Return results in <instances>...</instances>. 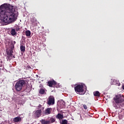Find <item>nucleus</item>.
<instances>
[{"instance_id": "4", "label": "nucleus", "mask_w": 124, "mask_h": 124, "mask_svg": "<svg viewBox=\"0 0 124 124\" xmlns=\"http://www.w3.org/2000/svg\"><path fill=\"white\" fill-rule=\"evenodd\" d=\"M75 91L77 93L82 94L84 93V87L83 85L81 84H78L74 88Z\"/></svg>"}, {"instance_id": "1", "label": "nucleus", "mask_w": 124, "mask_h": 124, "mask_svg": "<svg viewBox=\"0 0 124 124\" xmlns=\"http://www.w3.org/2000/svg\"><path fill=\"white\" fill-rule=\"evenodd\" d=\"M13 6L10 4L0 6V17L4 23H14L17 20L18 13L16 10L13 11Z\"/></svg>"}, {"instance_id": "20", "label": "nucleus", "mask_w": 124, "mask_h": 124, "mask_svg": "<svg viewBox=\"0 0 124 124\" xmlns=\"http://www.w3.org/2000/svg\"><path fill=\"white\" fill-rule=\"evenodd\" d=\"M68 124V122L67 120H66V119H62V123H61V124Z\"/></svg>"}, {"instance_id": "24", "label": "nucleus", "mask_w": 124, "mask_h": 124, "mask_svg": "<svg viewBox=\"0 0 124 124\" xmlns=\"http://www.w3.org/2000/svg\"><path fill=\"white\" fill-rule=\"evenodd\" d=\"M20 30V28H18L16 29V31H19Z\"/></svg>"}, {"instance_id": "19", "label": "nucleus", "mask_w": 124, "mask_h": 124, "mask_svg": "<svg viewBox=\"0 0 124 124\" xmlns=\"http://www.w3.org/2000/svg\"><path fill=\"white\" fill-rule=\"evenodd\" d=\"M45 90L43 88H41L40 90L39 91V93L40 94H45Z\"/></svg>"}, {"instance_id": "9", "label": "nucleus", "mask_w": 124, "mask_h": 124, "mask_svg": "<svg viewBox=\"0 0 124 124\" xmlns=\"http://www.w3.org/2000/svg\"><path fill=\"white\" fill-rule=\"evenodd\" d=\"M47 83H48V85L49 87H53V85H56V84H57V83L55 80H50V81H48Z\"/></svg>"}, {"instance_id": "23", "label": "nucleus", "mask_w": 124, "mask_h": 124, "mask_svg": "<svg viewBox=\"0 0 124 124\" xmlns=\"http://www.w3.org/2000/svg\"><path fill=\"white\" fill-rule=\"evenodd\" d=\"M40 88H42L43 85H42V84H40V85L39 86Z\"/></svg>"}, {"instance_id": "17", "label": "nucleus", "mask_w": 124, "mask_h": 124, "mask_svg": "<svg viewBox=\"0 0 124 124\" xmlns=\"http://www.w3.org/2000/svg\"><path fill=\"white\" fill-rule=\"evenodd\" d=\"M20 50L21 52H24L25 51V46L24 45L20 46Z\"/></svg>"}, {"instance_id": "15", "label": "nucleus", "mask_w": 124, "mask_h": 124, "mask_svg": "<svg viewBox=\"0 0 124 124\" xmlns=\"http://www.w3.org/2000/svg\"><path fill=\"white\" fill-rule=\"evenodd\" d=\"M25 34L27 37L31 36V32L29 30L26 31H25Z\"/></svg>"}, {"instance_id": "2", "label": "nucleus", "mask_w": 124, "mask_h": 124, "mask_svg": "<svg viewBox=\"0 0 124 124\" xmlns=\"http://www.w3.org/2000/svg\"><path fill=\"white\" fill-rule=\"evenodd\" d=\"M16 41H12L10 46V48H9L7 50V61L10 60V59H11L10 57H12V56H13V49L15 48V45H16Z\"/></svg>"}, {"instance_id": "27", "label": "nucleus", "mask_w": 124, "mask_h": 124, "mask_svg": "<svg viewBox=\"0 0 124 124\" xmlns=\"http://www.w3.org/2000/svg\"><path fill=\"white\" fill-rule=\"evenodd\" d=\"M1 68H0V71H1Z\"/></svg>"}, {"instance_id": "26", "label": "nucleus", "mask_w": 124, "mask_h": 124, "mask_svg": "<svg viewBox=\"0 0 124 124\" xmlns=\"http://www.w3.org/2000/svg\"><path fill=\"white\" fill-rule=\"evenodd\" d=\"M2 66V65H0V67Z\"/></svg>"}, {"instance_id": "16", "label": "nucleus", "mask_w": 124, "mask_h": 124, "mask_svg": "<svg viewBox=\"0 0 124 124\" xmlns=\"http://www.w3.org/2000/svg\"><path fill=\"white\" fill-rule=\"evenodd\" d=\"M100 93L98 91H96L93 93V95L95 96H100Z\"/></svg>"}, {"instance_id": "10", "label": "nucleus", "mask_w": 124, "mask_h": 124, "mask_svg": "<svg viewBox=\"0 0 124 124\" xmlns=\"http://www.w3.org/2000/svg\"><path fill=\"white\" fill-rule=\"evenodd\" d=\"M52 108H47L45 110L46 114L47 115H48V114H50L51 112H52Z\"/></svg>"}, {"instance_id": "12", "label": "nucleus", "mask_w": 124, "mask_h": 124, "mask_svg": "<svg viewBox=\"0 0 124 124\" xmlns=\"http://www.w3.org/2000/svg\"><path fill=\"white\" fill-rule=\"evenodd\" d=\"M48 121V124H53V123H55V122H56V118H50Z\"/></svg>"}, {"instance_id": "5", "label": "nucleus", "mask_w": 124, "mask_h": 124, "mask_svg": "<svg viewBox=\"0 0 124 124\" xmlns=\"http://www.w3.org/2000/svg\"><path fill=\"white\" fill-rule=\"evenodd\" d=\"M113 103L115 105H119L120 103H122L123 101H124V99L119 96V95H115V96L113 98Z\"/></svg>"}, {"instance_id": "8", "label": "nucleus", "mask_w": 124, "mask_h": 124, "mask_svg": "<svg viewBox=\"0 0 124 124\" xmlns=\"http://www.w3.org/2000/svg\"><path fill=\"white\" fill-rule=\"evenodd\" d=\"M42 109H39L38 110H36L34 115H35V117L37 118H39L40 116H41V113H42Z\"/></svg>"}, {"instance_id": "25", "label": "nucleus", "mask_w": 124, "mask_h": 124, "mask_svg": "<svg viewBox=\"0 0 124 124\" xmlns=\"http://www.w3.org/2000/svg\"><path fill=\"white\" fill-rule=\"evenodd\" d=\"M122 88H123V89L124 90V85H123V86H122Z\"/></svg>"}, {"instance_id": "13", "label": "nucleus", "mask_w": 124, "mask_h": 124, "mask_svg": "<svg viewBox=\"0 0 124 124\" xmlns=\"http://www.w3.org/2000/svg\"><path fill=\"white\" fill-rule=\"evenodd\" d=\"M56 118L57 119H58L60 120H61V119H63V115L62 114H61V113H58L56 116Z\"/></svg>"}, {"instance_id": "22", "label": "nucleus", "mask_w": 124, "mask_h": 124, "mask_svg": "<svg viewBox=\"0 0 124 124\" xmlns=\"http://www.w3.org/2000/svg\"><path fill=\"white\" fill-rule=\"evenodd\" d=\"M27 67L28 69H31V65H27Z\"/></svg>"}, {"instance_id": "14", "label": "nucleus", "mask_w": 124, "mask_h": 124, "mask_svg": "<svg viewBox=\"0 0 124 124\" xmlns=\"http://www.w3.org/2000/svg\"><path fill=\"white\" fill-rule=\"evenodd\" d=\"M40 122L42 124H48L49 123L48 120H45V119H42Z\"/></svg>"}, {"instance_id": "7", "label": "nucleus", "mask_w": 124, "mask_h": 124, "mask_svg": "<svg viewBox=\"0 0 124 124\" xmlns=\"http://www.w3.org/2000/svg\"><path fill=\"white\" fill-rule=\"evenodd\" d=\"M31 23H32V25L36 26L37 24V20L35 17H31L30 19Z\"/></svg>"}, {"instance_id": "3", "label": "nucleus", "mask_w": 124, "mask_h": 124, "mask_svg": "<svg viewBox=\"0 0 124 124\" xmlns=\"http://www.w3.org/2000/svg\"><path fill=\"white\" fill-rule=\"evenodd\" d=\"M26 84V81L23 79H20L16 82L15 85V89L17 92H20L23 89L24 86Z\"/></svg>"}, {"instance_id": "6", "label": "nucleus", "mask_w": 124, "mask_h": 124, "mask_svg": "<svg viewBox=\"0 0 124 124\" xmlns=\"http://www.w3.org/2000/svg\"><path fill=\"white\" fill-rule=\"evenodd\" d=\"M46 103L49 106H52L53 105H54L55 104V98L52 95H50L48 98V101L46 102Z\"/></svg>"}, {"instance_id": "21", "label": "nucleus", "mask_w": 124, "mask_h": 124, "mask_svg": "<svg viewBox=\"0 0 124 124\" xmlns=\"http://www.w3.org/2000/svg\"><path fill=\"white\" fill-rule=\"evenodd\" d=\"M83 108H84L85 109H87V108H88V107H87V106H86V105H83Z\"/></svg>"}, {"instance_id": "18", "label": "nucleus", "mask_w": 124, "mask_h": 124, "mask_svg": "<svg viewBox=\"0 0 124 124\" xmlns=\"http://www.w3.org/2000/svg\"><path fill=\"white\" fill-rule=\"evenodd\" d=\"M11 34V35H16V29H12Z\"/></svg>"}, {"instance_id": "11", "label": "nucleus", "mask_w": 124, "mask_h": 124, "mask_svg": "<svg viewBox=\"0 0 124 124\" xmlns=\"http://www.w3.org/2000/svg\"><path fill=\"white\" fill-rule=\"evenodd\" d=\"M21 118L20 117H16V118H13L14 123H18V122H21Z\"/></svg>"}]
</instances>
